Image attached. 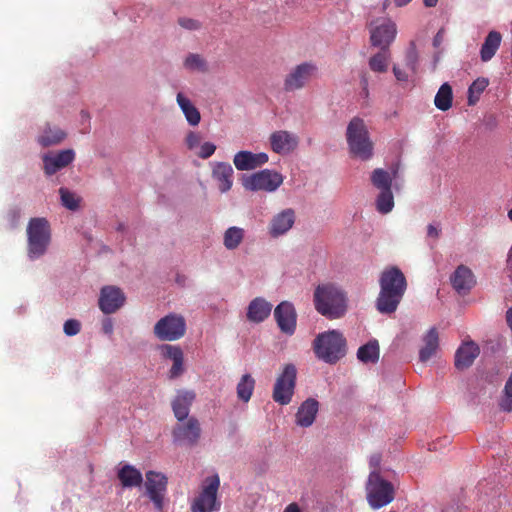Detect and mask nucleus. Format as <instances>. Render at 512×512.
Wrapping results in <instances>:
<instances>
[{
    "mask_svg": "<svg viewBox=\"0 0 512 512\" xmlns=\"http://www.w3.org/2000/svg\"><path fill=\"white\" fill-rule=\"evenodd\" d=\"M505 411H512V373L505 385V398L501 402Z\"/></svg>",
    "mask_w": 512,
    "mask_h": 512,
    "instance_id": "c03bdc74",
    "label": "nucleus"
},
{
    "mask_svg": "<svg viewBox=\"0 0 512 512\" xmlns=\"http://www.w3.org/2000/svg\"><path fill=\"white\" fill-rule=\"evenodd\" d=\"M318 412V402L309 398L305 400L296 413V424L301 427H309L313 424Z\"/></svg>",
    "mask_w": 512,
    "mask_h": 512,
    "instance_id": "cd10ccee",
    "label": "nucleus"
},
{
    "mask_svg": "<svg viewBox=\"0 0 512 512\" xmlns=\"http://www.w3.org/2000/svg\"><path fill=\"white\" fill-rule=\"evenodd\" d=\"M405 64L412 71L416 72L418 67V52L415 44L412 42L405 56Z\"/></svg>",
    "mask_w": 512,
    "mask_h": 512,
    "instance_id": "37998d69",
    "label": "nucleus"
},
{
    "mask_svg": "<svg viewBox=\"0 0 512 512\" xmlns=\"http://www.w3.org/2000/svg\"><path fill=\"white\" fill-rule=\"evenodd\" d=\"M28 255L31 259L44 255L50 240L51 230L49 222L45 218H32L27 226Z\"/></svg>",
    "mask_w": 512,
    "mask_h": 512,
    "instance_id": "39448f33",
    "label": "nucleus"
},
{
    "mask_svg": "<svg viewBox=\"0 0 512 512\" xmlns=\"http://www.w3.org/2000/svg\"><path fill=\"white\" fill-rule=\"evenodd\" d=\"M184 66L190 70L202 72L207 70L206 62L199 54H189L184 61Z\"/></svg>",
    "mask_w": 512,
    "mask_h": 512,
    "instance_id": "79ce46f5",
    "label": "nucleus"
},
{
    "mask_svg": "<svg viewBox=\"0 0 512 512\" xmlns=\"http://www.w3.org/2000/svg\"><path fill=\"white\" fill-rule=\"evenodd\" d=\"M412 0H393L397 7H403L409 4Z\"/></svg>",
    "mask_w": 512,
    "mask_h": 512,
    "instance_id": "4d7b16f0",
    "label": "nucleus"
},
{
    "mask_svg": "<svg viewBox=\"0 0 512 512\" xmlns=\"http://www.w3.org/2000/svg\"><path fill=\"white\" fill-rule=\"evenodd\" d=\"M367 500L374 509L388 505L394 499L393 485L384 480L380 473L372 471L369 475L367 486Z\"/></svg>",
    "mask_w": 512,
    "mask_h": 512,
    "instance_id": "423d86ee",
    "label": "nucleus"
},
{
    "mask_svg": "<svg viewBox=\"0 0 512 512\" xmlns=\"http://www.w3.org/2000/svg\"><path fill=\"white\" fill-rule=\"evenodd\" d=\"M74 158L75 153L72 149L62 150L55 155L45 154L42 157L45 174L49 176L55 174L58 170L68 166Z\"/></svg>",
    "mask_w": 512,
    "mask_h": 512,
    "instance_id": "a211bd4d",
    "label": "nucleus"
},
{
    "mask_svg": "<svg viewBox=\"0 0 512 512\" xmlns=\"http://www.w3.org/2000/svg\"><path fill=\"white\" fill-rule=\"evenodd\" d=\"M297 370L293 364H286L274 384L272 398L280 405H288L294 395Z\"/></svg>",
    "mask_w": 512,
    "mask_h": 512,
    "instance_id": "1a4fd4ad",
    "label": "nucleus"
},
{
    "mask_svg": "<svg viewBox=\"0 0 512 512\" xmlns=\"http://www.w3.org/2000/svg\"><path fill=\"white\" fill-rule=\"evenodd\" d=\"M161 341H176L186 333V321L182 315L170 313L158 320L153 329Z\"/></svg>",
    "mask_w": 512,
    "mask_h": 512,
    "instance_id": "6e6552de",
    "label": "nucleus"
},
{
    "mask_svg": "<svg viewBox=\"0 0 512 512\" xmlns=\"http://www.w3.org/2000/svg\"><path fill=\"white\" fill-rule=\"evenodd\" d=\"M389 50L380 49V51L372 56L369 60V67L372 71L383 73L388 68Z\"/></svg>",
    "mask_w": 512,
    "mask_h": 512,
    "instance_id": "4c0bfd02",
    "label": "nucleus"
},
{
    "mask_svg": "<svg viewBox=\"0 0 512 512\" xmlns=\"http://www.w3.org/2000/svg\"><path fill=\"white\" fill-rule=\"evenodd\" d=\"M161 354L164 358L173 362L169 371L171 379L177 378L184 373V354L180 346L163 344L160 346Z\"/></svg>",
    "mask_w": 512,
    "mask_h": 512,
    "instance_id": "6ab92c4d",
    "label": "nucleus"
},
{
    "mask_svg": "<svg viewBox=\"0 0 512 512\" xmlns=\"http://www.w3.org/2000/svg\"><path fill=\"white\" fill-rule=\"evenodd\" d=\"M283 512H301L299 505L295 502L290 503Z\"/></svg>",
    "mask_w": 512,
    "mask_h": 512,
    "instance_id": "5fc2aeb1",
    "label": "nucleus"
},
{
    "mask_svg": "<svg viewBox=\"0 0 512 512\" xmlns=\"http://www.w3.org/2000/svg\"><path fill=\"white\" fill-rule=\"evenodd\" d=\"M393 73L398 81H407L408 75L405 71L401 70L397 66L393 67Z\"/></svg>",
    "mask_w": 512,
    "mask_h": 512,
    "instance_id": "8fccbe9b",
    "label": "nucleus"
},
{
    "mask_svg": "<svg viewBox=\"0 0 512 512\" xmlns=\"http://www.w3.org/2000/svg\"><path fill=\"white\" fill-rule=\"evenodd\" d=\"M347 143L353 156L368 160L373 155V142L370 140L364 121L354 117L348 124Z\"/></svg>",
    "mask_w": 512,
    "mask_h": 512,
    "instance_id": "20e7f679",
    "label": "nucleus"
},
{
    "mask_svg": "<svg viewBox=\"0 0 512 512\" xmlns=\"http://www.w3.org/2000/svg\"><path fill=\"white\" fill-rule=\"evenodd\" d=\"M361 84H362V88H363V91L367 94L368 93V79H367V76L366 74L362 75L361 77Z\"/></svg>",
    "mask_w": 512,
    "mask_h": 512,
    "instance_id": "6e6d98bb",
    "label": "nucleus"
},
{
    "mask_svg": "<svg viewBox=\"0 0 512 512\" xmlns=\"http://www.w3.org/2000/svg\"><path fill=\"white\" fill-rule=\"evenodd\" d=\"M220 486L218 475L207 477L204 481L200 494L191 504L192 512H213L218 511L221 503L217 499V492Z\"/></svg>",
    "mask_w": 512,
    "mask_h": 512,
    "instance_id": "0eeeda50",
    "label": "nucleus"
},
{
    "mask_svg": "<svg viewBox=\"0 0 512 512\" xmlns=\"http://www.w3.org/2000/svg\"><path fill=\"white\" fill-rule=\"evenodd\" d=\"M390 3H391V0H385L383 2V10H386L389 7Z\"/></svg>",
    "mask_w": 512,
    "mask_h": 512,
    "instance_id": "052dcab7",
    "label": "nucleus"
},
{
    "mask_svg": "<svg viewBox=\"0 0 512 512\" xmlns=\"http://www.w3.org/2000/svg\"><path fill=\"white\" fill-rule=\"evenodd\" d=\"M318 72L317 66L312 62H303L293 67L286 74L283 89L286 92H294L304 88Z\"/></svg>",
    "mask_w": 512,
    "mask_h": 512,
    "instance_id": "9d476101",
    "label": "nucleus"
},
{
    "mask_svg": "<svg viewBox=\"0 0 512 512\" xmlns=\"http://www.w3.org/2000/svg\"><path fill=\"white\" fill-rule=\"evenodd\" d=\"M272 305L264 298L257 297L253 299L247 310V318L254 323L264 321L271 313Z\"/></svg>",
    "mask_w": 512,
    "mask_h": 512,
    "instance_id": "bb28decb",
    "label": "nucleus"
},
{
    "mask_svg": "<svg viewBox=\"0 0 512 512\" xmlns=\"http://www.w3.org/2000/svg\"><path fill=\"white\" fill-rule=\"evenodd\" d=\"M196 394L194 391L180 390L173 399L171 406L177 421H184L189 417L190 407L192 406Z\"/></svg>",
    "mask_w": 512,
    "mask_h": 512,
    "instance_id": "4be33fe9",
    "label": "nucleus"
},
{
    "mask_svg": "<svg viewBox=\"0 0 512 512\" xmlns=\"http://www.w3.org/2000/svg\"><path fill=\"white\" fill-rule=\"evenodd\" d=\"M394 207V197L391 190L380 191L376 199V208L382 213H389Z\"/></svg>",
    "mask_w": 512,
    "mask_h": 512,
    "instance_id": "58836bf2",
    "label": "nucleus"
},
{
    "mask_svg": "<svg viewBox=\"0 0 512 512\" xmlns=\"http://www.w3.org/2000/svg\"><path fill=\"white\" fill-rule=\"evenodd\" d=\"M216 150V145L211 142H205L200 146L198 156L202 159H208Z\"/></svg>",
    "mask_w": 512,
    "mask_h": 512,
    "instance_id": "49530a36",
    "label": "nucleus"
},
{
    "mask_svg": "<svg viewBox=\"0 0 512 512\" xmlns=\"http://www.w3.org/2000/svg\"><path fill=\"white\" fill-rule=\"evenodd\" d=\"M121 485L125 488L139 487L143 482L140 470L130 464H124L117 472Z\"/></svg>",
    "mask_w": 512,
    "mask_h": 512,
    "instance_id": "c85d7f7f",
    "label": "nucleus"
},
{
    "mask_svg": "<svg viewBox=\"0 0 512 512\" xmlns=\"http://www.w3.org/2000/svg\"><path fill=\"white\" fill-rule=\"evenodd\" d=\"M452 102V87L448 83H443L435 95L434 104L439 110L447 111L451 108Z\"/></svg>",
    "mask_w": 512,
    "mask_h": 512,
    "instance_id": "72a5a7b5",
    "label": "nucleus"
},
{
    "mask_svg": "<svg viewBox=\"0 0 512 512\" xmlns=\"http://www.w3.org/2000/svg\"><path fill=\"white\" fill-rule=\"evenodd\" d=\"M379 285L376 307L380 313L391 314L396 311L406 291V278L398 267L391 266L381 273Z\"/></svg>",
    "mask_w": 512,
    "mask_h": 512,
    "instance_id": "f257e3e1",
    "label": "nucleus"
},
{
    "mask_svg": "<svg viewBox=\"0 0 512 512\" xmlns=\"http://www.w3.org/2000/svg\"><path fill=\"white\" fill-rule=\"evenodd\" d=\"M393 177L382 168L375 169L371 174V182L374 187L383 190H391Z\"/></svg>",
    "mask_w": 512,
    "mask_h": 512,
    "instance_id": "c9c22d12",
    "label": "nucleus"
},
{
    "mask_svg": "<svg viewBox=\"0 0 512 512\" xmlns=\"http://www.w3.org/2000/svg\"><path fill=\"white\" fill-rule=\"evenodd\" d=\"M313 301L316 311L331 320L343 317L348 307L346 293L331 283L318 285Z\"/></svg>",
    "mask_w": 512,
    "mask_h": 512,
    "instance_id": "f03ea898",
    "label": "nucleus"
},
{
    "mask_svg": "<svg viewBox=\"0 0 512 512\" xmlns=\"http://www.w3.org/2000/svg\"><path fill=\"white\" fill-rule=\"evenodd\" d=\"M176 100L183 114L185 115L187 122L191 126H197L201 120L199 110L182 93L177 94Z\"/></svg>",
    "mask_w": 512,
    "mask_h": 512,
    "instance_id": "7c9ffc66",
    "label": "nucleus"
},
{
    "mask_svg": "<svg viewBox=\"0 0 512 512\" xmlns=\"http://www.w3.org/2000/svg\"><path fill=\"white\" fill-rule=\"evenodd\" d=\"M233 168L229 163L216 162L212 168V178L217 182L218 189L225 193L229 191L233 185Z\"/></svg>",
    "mask_w": 512,
    "mask_h": 512,
    "instance_id": "393cba45",
    "label": "nucleus"
},
{
    "mask_svg": "<svg viewBox=\"0 0 512 512\" xmlns=\"http://www.w3.org/2000/svg\"><path fill=\"white\" fill-rule=\"evenodd\" d=\"M59 194L61 197V202L64 207L69 210L75 211L79 207L80 198L77 197L74 193L70 192L66 188H60Z\"/></svg>",
    "mask_w": 512,
    "mask_h": 512,
    "instance_id": "a19ab883",
    "label": "nucleus"
},
{
    "mask_svg": "<svg viewBox=\"0 0 512 512\" xmlns=\"http://www.w3.org/2000/svg\"><path fill=\"white\" fill-rule=\"evenodd\" d=\"M270 145L274 152L287 154L297 147L298 138L288 131L280 130L271 134Z\"/></svg>",
    "mask_w": 512,
    "mask_h": 512,
    "instance_id": "412c9836",
    "label": "nucleus"
},
{
    "mask_svg": "<svg viewBox=\"0 0 512 512\" xmlns=\"http://www.w3.org/2000/svg\"><path fill=\"white\" fill-rule=\"evenodd\" d=\"M283 183L281 174L264 169L243 179V186L250 191H275Z\"/></svg>",
    "mask_w": 512,
    "mask_h": 512,
    "instance_id": "f8f14e48",
    "label": "nucleus"
},
{
    "mask_svg": "<svg viewBox=\"0 0 512 512\" xmlns=\"http://www.w3.org/2000/svg\"><path fill=\"white\" fill-rule=\"evenodd\" d=\"M125 295L120 288L105 286L101 289L99 308L105 314H112L123 306Z\"/></svg>",
    "mask_w": 512,
    "mask_h": 512,
    "instance_id": "dca6fc26",
    "label": "nucleus"
},
{
    "mask_svg": "<svg viewBox=\"0 0 512 512\" xmlns=\"http://www.w3.org/2000/svg\"><path fill=\"white\" fill-rule=\"evenodd\" d=\"M438 0H423V3L426 7H434L436 6Z\"/></svg>",
    "mask_w": 512,
    "mask_h": 512,
    "instance_id": "bf43d9fd",
    "label": "nucleus"
},
{
    "mask_svg": "<svg viewBox=\"0 0 512 512\" xmlns=\"http://www.w3.org/2000/svg\"><path fill=\"white\" fill-rule=\"evenodd\" d=\"M65 138L66 133L62 129L47 125L38 137V142L43 147H49L61 143Z\"/></svg>",
    "mask_w": 512,
    "mask_h": 512,
    "instance_id": "2f4dec72",
    "label": "nucleus"
},
{
    "mask_svg": "<svg viewBox=\"0 0 512 512\" xmlns=\"http://www.w3.org/2000/svg\"><path fill=\"white\" fill-rule=\"evenodd\" d=\"M103 330L105 333H112L113 326L111 322L104 323Z\"/></svg>",
    "mask_w": 512,
    "mask_h": 512,
    "instance_id": "13d9d810",
    "label": "nucleus"
},
{
    "mask_svg": "<svg viewBox=\"0 0 512 512\" xmlns=\"http://www.w3.org/2000/svg\"><path fill=\"white\" fill-rule=\"evenodd\" d=\"M313 351L318 359L335 364L346 355V339L337 330L320 333L313 341Z\"/></svg>",
    "mask_w": 512,
    "mask_h": 512,
    "instance_id": "7ed1b4c3",
    "label": "nucleus"
},
{
    "mask_svg": "<svg viewBox=\"0 0 512 512\" xmlns=\"http://www.w3.org/2000/svg\"><path fill=\"white\" fill-rule=\"evenodd\" d=\"M480 353L479 346L473 341L464 342L455 353V367L458 370L469 368Z\"/></svg>",
    "mask_w": 512,
    "mask_h": 512,
    "instance_id": "b1692460",
    "label": "nucleus"
},
{
    "mask_svg": "<svg viewBox=\"0 0 512 512\" xmlns=\"http://www.w3.org/2000/svg\"><path fill=\"white\" fill-rule=\"evenodd\" d=\"M422 341L424 345L419 350V360L427 362L439 349V333L437 329L435 327L430 328L423 336Z\"/></svg>",
    "mask_w": 512,
    "mask_h": 512,
    "instance_id": "a878e982",
    "label": "nucleus"
},
{
    "mask_svg": "<svg viewBox=\"0 0 512 512\" xmlns=\"http://www.w3.org/2000/svg\"><path fill=\"white\" fill-rule=\"evenodd\" d=\"M201 141V137L198 133L195 132H189L186 136L185 142L188 147V149L193 150L194 148L198 147Z\"/></svg>",
    "mask_w": 512,
    "mask_h": 512,
    "instance_id": "09e8293b",
    "label": "nucleus"
},
{
    "mask_svg": "<svg viewBox=\"0 0 512 512\" xmlns=\"http://www.w3.org/2000/svg\"><path fill=\"white\" fill-rule=\"evenodd\" d=\"M453 288L461 295H466L474 287L476 281L473 272L466 266L460 265L451 276Z\"/></svg>",
    "mask_w": 512,
    "mask_h": 512,
    "instance_id": "5701e85b",
    "label": "nucleus"
},
{
    "mask_svg": "<svg viewBox=\"0 0 512 512\" xmlns=\"http://www.w3.org/2000/svg\"><path fill=\"white\" fill-rule=\"evenodd\" d=\"M489 82L485 78H478L475 80L468 89V103L469 105H474L478 99L481 93L486 89Z\"/></svg>",
    "mask_w": 512,
    "mask_h": 512,
    "instance_id": "ea45409f",
    "label": "nucleus"
},
{
    "mask_svg": "<svg viewBox=\"0 0 512 512\" xmlns=\"http://www.w3.org/2000/svg\"><path fill=\"white\" fill-rule=\"evenodd\" d=\"M396 34V24L390 19H376L370 23V42L375 47L389 50Z\"/></svg>",
    "mask_w": 512,
    "mask_h": 512,
    "instance_id": "9b49d317",
    "label": "nucleus"
},
{
    "mask_svg": "<svg viewBox=\"0 0 512 512\" xmlns=\"http://www.w3.org/2000/svg\"><path fill=\"white\" fill-rule=\"evenodd\" d=\"M380 461H381V456L379 454H374L370 457V466L376 470V468L380 464Z\"/></svg>",
    "mask_w": 512,
    "mask_h": 512,
    "instance_id": "603ef678",
    "label": "nucleus"
},
{
    "mask_svg": "<svg viewBox=\"0 0 512 512\" xmlns=\"http://www.w3.org/2000/svg\"><path fill=\"white\" fill-rule=\"evenodd\" d=\"M274 318L280 330L288 335H292L296 330L297 314L292 303L283 301L276 306Z\"/></svg>",
    "mask_w": 512,
    "mask_h": 512,
    "instance_id": "4468645a",
    "label": "nucleus"
},
{
    "mask_svg": "<svg viewBox=\"0 0 512 512\" xmlns=\"http://www.w3.org/2000/svg\"><path fill=\"white\" fill-rule=\"evenodd\" d=\"M443 30H439L438 33L435 35L434 39H433V45L435 47H438L441 45L442 41H443Z\"/></svg>",
    "mask_w": 512,
    "mask_h": 512,
    "instance_id": "864d4df0",
    "label": "nucleus"
},
{
    "mask_svg": "<svg viewBox=\"0 0 512 512\" xmlns=\"http://www.w3.org/2000/svg\"><path fill=\"white\" fill-rule=\"evenodd\" d=\"M255 379L250 374H244L237 384L236 392L240 401L247 403L253 394Z\"/></svg>",
    "mask_w": 512,
    "mask_h": 512,
    "instance_id": "f704fd0d",
    "label": "nucleus"
},
{
    "mask_svg": "<svg viewBox=\"0 0 512 512\" xmlns=\"http://www.w3.org/2000/svg\"><path fill=\"white\" fill-rule=\"evenodd\" d=\"M244 238V230L240 227H230L224 233L223 244L228 250L236 249Z\"/></svg>",
    "mask_w": 512,
    "mask_h": 512,
    "instance_id": "e433bc0d",
    "label": "nucleus"
},
{
    "mask_svg": "<svg viewBox=\"0 0 512 512\" xmlns=\"http://www.w3.org/2000/svg\"><path fill=\"white\" fill-rule=\"evenodd\" d=\"M178 23L181 27L187 30H198L201 28L199 21L191 18L182 17L178 19Z\"/></svg>",
    "mask_w": 512,
    "mask_h": 512,
    "instance_id": "de8ad7c7",
    "label": "nucleus"
},
{
    "mask_svg": "<svg viewBox=\"0 0 512 512\" xmlns=\"http://www.w3.org/2000/svg\"><path fill=\"white\" fill-rule=\"evenodd\" d=\"M294 222L295 212L293 209L287 208L273 216L268 227L269 234L273 238L282 236L292 228Z\"/></svg>",
    "mask_w": 512,
    "mask_h": 512,
    "instance_id": "f3484780",
    "label": "nucleus"
},
{
    "mask_svg": "<svg viewBox=\"0 0 512 512\" xmlns=\"http://www.w3.org/2000/svg\"><path fill=\"white\" fill-rule=\"evenodd\" d=\"M172 437L174 442L195 446L201 437L199 420L191 416L184 421H178L172 429Z\"/></svg>",
    "mask_w": 512,
    "mask_h": 512,
    "instance_id": "ddd939ff",
    "label": "nucleus"
},
{
    "mask_svg": "<svg viewBox=\"0 0 512 512\" xmlns=\"http://www.w3.org/2000/svg\"><path fill=\"white\" fill-rule=\"evenodd\" d=\"M145 486L151 501L157 509H161L164 492L166 491L167 486V478L162 473L148 471L146 473Z\"/></svg>",
    "mask_w": 512,
    "mask_h": 512,
    "instance_id": "2eb2a0df",
    "label": "nucleus"
},
{
    "mask_svg": "<svg viewBox=\"0 0 512 512\" xmlns=\"http://www.w3.org/2000/svg\"><path fill=\"white\" fill-rule=\"evenodd\" d=\"M379 344L377 340H371L359 347L357 358L363 363H376L379 360Z\"/></svg>",
    "mask_w": 512,
    "mask_h": 512,
    "instance_id": "473e14b6",
    "label": "nucleus"
},
{
    "mask_svg": "<svg viewBox=\"0 0 512 512\" xmlns=\"http://www.w3.org/2000/svg\"><path fill=\"white\" fill-rule=\"evenodd\" d=\"M427 234L429 237L438 238L439 230L432 224H429L427 227Z\"/></svg>",
    "mask_w": 512,
    "mask_h": 512,
    "instance_id": "3c124183",
    "label": "nucleus"
},
{
    "mask_svg": "<svg viewBox=\"0 0 512 512\" xmlns=\"http://www.w3.org/2000/svg\"><path fill=\"white\" fill-rule=\"evenodd\" d=\"M81 330V323L76 319H69L63 325V331L67 336L77 335Z\"/></svg>",
    "mask_w": 512,
    "mask_h": 512,
    "instance_id": "a18cd8bd",
    "label": "nucleus"
},
{
    "mask_svg": "<svg viewBox=\"0 0 512 512\" xmlns=\"http://www.w3.org/2000/svg\"><path fill=\"white\" fill-rule=\"evenodd\" d=\"M502 36L497 31H490L480 50L481 60L487 62L493 58L500 47Z\"/></svg>",
    "mask_w": 512,
    "mask_h": 512,
    "instance_id": "c756f323",
    "label": "nucleus"
},
{
    "mask_svg": "<svg viewBox=\"0 0 512 512\" xmlns=\"http://www.w3.org/2000/svg\"><path fill=\"white\" fill-rule=\"evenodd\" d=\"M266 153H252L250 151H240L235 154L233 163L239 171L253 170L268 162Z\"/></svg>",
    "mask_w": 512,
    "mask_h": 512,
    "instance_id": "aec40b11",
    "label": "nucleus"
}]
</instances>
